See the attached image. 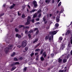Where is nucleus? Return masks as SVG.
<instances>
[{
	"instance_id": "obj_1",
	"label": "nucleus",
	"mask_w": 72,
	"mask_h": 72,
	"mask_svg": "<svg viewBox=\"0 0 72 72\" xmlns=\"http://www.w3.org/2000/svg\"><path fill=\"white\" fill-rule=\"evenodd\" d=\"M13 45L12 44L10 45V46H8V48H5L4 49V52H5V53L6 54H7L8 52H9V50H11V49H12V48H13Z\"/></svg>"
},
{
	"instance_id": "obj_2",
	"label": "nucleus",
	"mask_w": 72,
	"mask_h": 72,
	"mask_svg": "<svg viewBox=\"0 0 72 72\" xmlns=\"http://www.w3.org/2000/svg\"><path fill=\"white\" fill-rule=\"evenodd\" d=\"M31 18L30 16H28V18L27 19V22L25 24V26H27L30 24V22H31Z\"/></svg>"
},
{
	"instance_id": "obj_3",
	"label": "nucleus",
	"mask_w": 72,
	"mask_h": 72,
	"mask_svg": "<svg viewBox=\"0 0 72 72\" xmlns=\"http://www.w3.org/2000/svg\"><path fill=\"white\" fill-rule=\"evenodd\" d=\"M27 45V42L26 40H24L22 42L21 44V46L22 48H25Z\"/></svg>"
},
{
	"instance_id": "obj_4",
	"label": "nucleus",
	"mask_w": 72,
	"mask_h": 72,
	"mask_svg": "<svg viewBox=\"0 0 72 72\" xmlns=\"http://www.w3.org/2000/svg\"><path fill=\"white\" fill-rule=\"evenodd\" d=\"M60 16H57L56 17V21L57 22H59V21H60Z\"/></svg>"
},
{
	"instance_id": "obj_5",
	"label": "nucleus",
	"mask_w": 72,
	"mask_h": 72,
	"mask_svg": "<svg viewBox=\"0 0 72 72\" xmlns=\"http://www.w3.org/2000/svg\"><path fill=\"white\" fill-rule=\"evenodd\" d=\"M33 4L35 8L37 6V2L35 1H34L32 3Z\"/></svg>"
},
{
	"instance_id": "obj_6",
	"label": "nucleus",
	"mask_w": 72,
	"mask_h": 72,
	"mask_svg": "<svg viewBox=\"0 0 72 72\" xmlns=\"http://www.w3.org/2000/svg\"><path fill=\"white\" fill-rule=\"evenodd\" d=\"M50 35H51L52 38V39H53V36L54 35V31H53L52 32H50Z\"/></svg>"
},
{
	"instance_id": "obj_7",
	"label": "nucleus",
	"mask_w": 72,
	"mask_h": 72,
	"mask_svg": "<svg viewBox=\"0 0 72 72\" xmlns=\"http://www.w3.org/2000/svg\"><path fill=\"white\" fill-rule=\"evenodd\" d=\"M63 13V10H61L60 12H59V11H57L56 12V14H58V15L60 16V13Z\"/></svg>"
},
{
	"instance_id": "obj_8",
	"label": "nucleus",
	"mask_w": 72,
	"mask_h": 72,
	"mask_svg": "<svg viewBox=\"0 0 72 72\" xmlns=\"http://www.w3.org/2000/svg\"><path fill=\"white\" fill-rule=\"evenodd\" d=\"M15 6V4H13V5L11 6L10 7V9H13Z\"/></svg>"
},
{
	"instance_id": "obj_9",
	"label": "nucleus",
	"mask_w": 72,
	"mask_h": 72,
	"mask_svg": "<svg viewBox=\"0 0 72 72\" xmlns=\"http://www.w3.org/2000/svg\"><path fill=\"white\" fill-rule=\"evenodd\" d=\"M47 55L46 54V52H44L42 54V56H44V58H46Z\"/></svg>"
},
{
	"instance_id": "obj_10",
	"label": "nucleus",
	"mask_w": 72,
	"mask_h": 72,
	"mask_svg": "<svg viewBox=\"0 0 72 72\" xmlns=\"http://www.w3.org/2000/svg\"><path fill=\"white\" fill-rule=\"evenodd\" d=\"M63 39L62 38V37H60L58 39V42H61V41Z\"/></svg>"
},
{
	"instance_id": "obj_11",
	"label": "nucleus",
	"mask_w": 72,
	"mask_h": 72,
	"mask_svg": "<svg viewBox=\"0 0 72 72\" xmlns=\"http://www.w3.org/2000/svg\"><path fill=\"white\" fill-rule=\"evenodd\" d=\"M43 20L44 22V24H46L47 23V21H46V19H45V17H44L43 18Z\"/></svg>"
},
{
	"instance_id": "obj_12",
	"label": "nucleus",
	"mask_w": 72,
	"mask_h": 72,
	"mask_svg": "<svg viewBox=\"0 0 72 72\" xmlns=\"http://www.w3.org/2000/svg\"><path fill=\"white\" fill-rule=\"evenodd\" d=\"M22 27H24V28L25 27V26H24L23 25H20L19 26V28H22Z\"/></svg>"
},
{
	"instance_id": "obj_13",
	"label": "nucleus",
	"mask_w": 72,
	"mask_h": 72,
	"mask_svg": "<svg viewBox=\"0 0 72 72\" xmlns=\"http://www.w3.org/2000/svg\"><path fill=\"white\" fill-rule=\"evenodd\" d=\"M49 35H48L46 36L45 40L46 41L48 40V39H49Z\"/></svg>"
},
{
	"instance_id": "obj_14",
	"label": "nucleus",
	"mask_w": 72,
	"mask_h": 72,
	"mask_svg": "<svg viewBox=\"0 0 72 72\" xmlns=\"http://www.w3.org/2000/svg\"><path fill=\"white\" fill-rule=\"evenodd\" d=\"M58 62L59 63H61L62 62V59L60 58H59L58 59Z\"/></svg>"
},
{
	"instance_id": "obj_15",
	"label": "nucleus",
	"mask_w": 72,
	"mask_h": 72,
	"mask_svg": "<svg viewBox=\"0 0 72 72\" xmlns=\"http://www.w3.org/2000/svg\"><path fill=\"white\" fill-rule=\"evenodd\" d=\"M59 24L58 23H57L55 24V27L56 28H58V27H59Z\"/></svg>"
},
{
	"instance_id": "obj_16",
	"label": "nucleus",
	"mask_w": 72,
	"mask_h": 72,
	"mask_svg": "<svg viewBox=\"0 0 72 72\" xmlns=\"http://www.w3.org/2000/svg\"><path fill=\"white\" fill-rule=\"evenodd\" d=\"M70 33V30H68L67 32H66V35H68V34H69Z\"/></svg>"
},
{
	"instance_id": "obj_17",
	"label": "nucleus",
	"mask_w": 72,
	"mask_h": 72,
	"mask_svg": "<svg viewBox=\"0 0 72 72\" xmlns=\"http://www.w3.org/2000/svg\"><path fill=\"white\" fill-rule=\"evenodd\" d=\"M37 13H35L33 15V18H36V17H37Z\"/></svg>"
},
{
	"instance_id": "obj_18",
	"label": "nucleus",
	"mask_w": 72,
	"mask_h": 72,
	"mask_svg": "<svg viewBox=\"0 0 72 72\" xmlns=\"http://www.w3.org/2000/svg\"><path fill=\"white\" fill-rule=\"evenodd\" d=\"M50 1H51V0H46L45 1V2L46 3H48V4H49V3H50Z\"/></svg>"
},
{
	"instance_id": "obj_19",
	"label": "nucleus",
	"mask_w": 72,
	"mask_h": 72,
	"mask_svg": "<svg viewBox=\"0 0 72 72\" xmlns=\"http://www.w3.org/2000/svg\"><path fill=\"white\" fill-rule=\"evenodd\" d=\"M33 31L32 29L30 30V31L29 32V33H33Z\"/></svg>"
},
{
	"instance_id": "obj_20",
	"label": "nucleus",
	"mask_w": 72,
	"mask_h": 72,
	"mask_svg": "<svg viewBox=\"0 0 72 72\" xmlns=\"http://www.w3.org/2000/svg\"><path fill=\"white\" fill-rule=\"evenodd\" d=\"M40 60L41 61H43L44 60V58L42 56L40 57Z\"/></svg>"
},
{
	"instance_id": "obj_21",
	"label": "nucleus",
	"mask_w": 72,
	"mask_h": 72,
	"mask_svg": "<svg viewBox=\"0 0 72 72\" xmlns=\"http://www.w3.org/2000/svg\"><path fill=\"white\" fill-rule=\"evenodd\" d=\"M22 18H24L25 17H26V16H25V15L24 14H23L21 16Z\"/></svg>"
},
{
	"instance_id": "obj_22",
	"label": "nucleus",
	"mask_w": 72,
	"mask_h": 72,
	"mask_svg": "<svg viewBox=\"0 0 72 72\" xmlns=\"http://www.w3.org/2000/svg\"><path fill=\"white\" fill-rule=\"evenodd\" d=\"M61 45H62V46L61 48L62 49H63V48H65V47H64V45L63 44H61Z\"/></svg>"
},
{
	"instance_id": "obj_23",
	"label": "nucleus",
	"mask_w": 72,
	"mask_h": 72,
	"mask_svg": "<svg viewBox=\"0 0 72 72\" xmlns=\"http://www.w3.org/2000/svg\"><path fill=\"white\" fill-rule=\"evenodd\" d=\"M53 40V38H52V36L51 37L50 36L49 37V41H51V40Z\"/></svg>"
},
{
	"instance_id": "obj_24",
	"label": "nucleus",
	"mask_w": 72,
	"mask_h": 72,
	"mask_svg": "<svg viewBox=\"0 0 72 72\" xmlns=\"http://www.w3.org/2000/svg\"><path fill=\"white\" fill-rule=\"evenodd\" d=\"M40 49L39 48H37L35 50V51H40Z\"/></svg>"
},
{
	"instance_id": "obj_25",
	"label": "nucleus",
	"mask_w": 72,
	"mask_h": 72,
	"mask_svg": "<svg viewBox=\"0 0 72 72\" xmlns=\"http://www.w3.org/2000/svg\"><path fill=\"white\" fill-rule=\"evenodd\" d=\"M15 62H13V63L11 64V66L12 67H13V66H15Z\"/></svg>"
},
{
	"instance_id": "obj_26",
	"label": "nucleus",
	"mask_w": 72,
	"mask_h": 72,
	"mask_svg": "<svg viewBox=\"0 0 72 72\" xmlns=\"http://www.w3.org/2000/svg\"><path fill=\"white\" fill-rule=\"evenodd\" d=\"M34 54H35V53H32L30 54V55L31 57H33V55H34Z\"/></svg>"
},
{
	"instance_id": "obj_27",
	"label": "nucleus",
	"mask_w": 72,
	"mask_h": 72,
	"mask_svg": "<svg viewBox=\"0 0 72 72\" xmlns=\"http://www.w3.org/2000/svg\"><path fill=\"white\" fill-rule=\"evenodd\" d=\"M14 61H18V59L17 58L14 57Z\"/></svg>"
},
{
	"instance_id": "obj_28",
	"label": "nucleus",
	"mask_w": 72,
	"mask_h": 72,
	"mask_svg": "<svg viewBox=\"0 0 72 72\" xmlns=\"http://www.w3.org/2000/svg\"><path fill=\"white\" fill-rule=\"evenodd\" d=\"M23 59V57H21L19 58V59L20 60H22Z\"/></svg>"
},
{
	"instance_id": "obj_29",
	"label": "nucleus",
	"mask_w": 72,
	"mask_h": 72,
	"mask_svg": "<svg viewBox=\"0 0 72 72\" xmlns=\"http://www.w3.org/2000/svg\"><path fill=\"white\" fill-rule=\"evenodd\" d=\"M28 47H26L25 48V50L26 51H27V50H28Z\"/></svg>"
},
{
	"instance_id": "obj_30",
	"label": "nucleus",
	"mask_w": 72,
	"mask_h": 72,
	"mask_svg": "<svg viewBox=\"0 0 72 72\" xmlns=\"http://www.w3.org/2000/svg\"><path fill=\"white\" fill-rule=\"evenodd\" d=\"M43 51H44V50L43 49L40 52V54H42L43 53Z\"/></svg>"
},
{
	"instance_id": "obj_31",
	"label": "nucleus",
	"mask_w": 72,
	"mask_h": 72,
	"mask_svg": "<svg viewBox=\"0 0 72 72\" xmlns=\"http://www.w3.org/2000/svg\"><path fill=\"white\" fill-rule=\"evenodd\" d=\"M27 69V67H25L23 69L24 71H26Z\"/></svg>"
},
{
	"instance_id": "obj_32",
	"label": "nucleus",
	"mask_w": 72,
	"mask_h": 72,
	"mask_svg": "<svg viewBox=\"0 0 72 72\" xmlns=\"http://www.w3.org/2000/svg\"><path fill=\"white\" fill-rule=\"evenodd\" d=\"M15 31L16 32H19V30L17 28H15Z\"/></svg>"
},
{
	"instance_id": "obj_33",
	"label": "nucleus",
	"mask_w": 72,
	"mask_h": 72,
	"mask_svg": "<svg viewBox=\"0 0 72 72\" xmlns=\"http://www.w3.org/2000/svg\"><path fill=\"white\" fill-rule=\"evenodd\" d=\"M15 65H17V64H19L20 63L19 62H15Z\"/></svg>"
},
{
	"instance_id": "obj_34",
	"label": "nucleus",
	"mask_w": 72,
	"mask_h": 72,
	"mask_svg": "<svg viewBox=\"0 0 72 72\" xmlns=\"http://www.w3.org/2000/svg\"><path fill=\"white\" fill-rule=\"evenodd\" d=\"M41 13H40L38 15V17H39V18H40V17H41Z\"/></svg>"
},
{
	"instance_id": "obj_35",
	"label": "nucleus",
	"mask_w": 72,
	"mask_h": 72,
	"mask_svg": "<svg viewBox=\"0 0 72 72\" xmlns=\"http://www.w3.org/2000/svg\"><path fill=\"white\" fill-rule=\"evenodd\" d=\"M61 4H62V2H60L58 4V6H60L61 5Z\"/></svg>"
},
{
	"instance_id": "obj_36",
	"label": "nucleus",
	"mask_w": 72,
	"mask_h": 72,
	"mask_svg": "<svg viewBox=\"0 0 72 72\" xmlns=\"http://www.w3.org/2000/svg\"><path fill=\"white\" fill-rule=\"evenodd\" d=\"M15 68H16V67L15 66L14 67H13L12 69H11V70H14V69H15Z\"/></svg>"
},
{
	"instance_id": "obj_37",
	"label": "nucleus",
	"mask_w": 72,
	"mask_h": 72,
	"mask_svg": "<svg viewBox=\"0 0 72 72\" xmlns=\"http://www.w3.org/2000/svg\"><path fill=\"white\" fill-rule=\"evenodd\" d=\"M51 57L52 58H53L54 56V53H52L51 54Z\"/></svg>"
},
{
	"instance_id": "obj_38",
	"label": "nucleus",
	"mask_w": 72,
	"mask_h": 72,
	"mask_svg": "<svg viewBox=\"0 0 72 72\" xmlns=\"http://www.w3.org/2000/svg\"><path fill=\"white\" fill-rule=\"evenodd\" d=\"M41 12V10L39 9L37 13L39 14V13H40Z\"/></svg>"
},
{
	"instance_id": "obj_39",
	"label": "nucleus",
	"mask_w": 72,
	"mask_h": 72,
	"mask_svg": "<svg viewBox=\"0 0 72 72\" xmlns=\"http://www.w3.org/2000/svg\"><path fill=\"white\" fill-rule=\"evenodd\" d=\"M63 62L64 63H66V62H67V59H64L63 60Z\"/></svg>"
},
{
	"instance_id": "obj_40",
	"label": "nucleus",
	"mask_w": 72,
	"mask_h": 72,
	"mask_svg": "<svg viewBox=\"0 0 72 72\" xmlns=\"http://www.w3.org/2000/svg\"><path fill=\"white\" fill-rule=\"evenodd\" d=\"M28 36L29 38H31V35L30 34H29L28 35Z\"/></svg>"
},
{
	"instance_id": "obj_41",
	"label": "nucleus",
	"mask_w": 72,
	"mask_h": 72,
	"mask_svg": "<svg viewBox=\"0 0 72 72\" xmlns=\"http://www.w3.org/2000/svg\"><path fill=\"white\" fill-rule=\"evenodd\" d=\"M58 30H57L56 31H54V35H55L57 32H58Z\"/></svg>"
},
{
	"instance_id": "obj_42",
	"label": "nucleus",
	"mask_w": 72,
	"mask_h": 72,
	"mask_svg": "<svg viewBox=\"0 0 72 72\" xmlns=\"http://www.w3.org/2000/svg\"><path fill=\"white\" fill-rule=\"evenodd\" d=\"M25 33L26 35H27L28 33V30H26L25 31Z\"/></svg>"
},
{
	"instance_id": "obj_43",
	"label": "nucleus",
	"mask_w": 72,
	"mask_h": 72,
	"mask_svg": "<svg viewBox=\"0 0 72 72\" xmlns=\"http://www.w3.org/2000/svg\"><path fill=\"white\" fill-rule=\"evenodd\" d=\"M38 30V28H35L33 30V31H36V30Z\"/></svg>"
},
{
	"instance_id": "obj_44",
	"label": "nucleus",
	"mask_w": 72,
	"mask_h": 72,
	"mask_svg": "<svg viewBox=\"0 0 72 72\" xmlns=\"http://www.w3.org/2000/svg\"><path fill=\"white\" fill-rule=\"evenodd\" d=\"M40 24V22H37L36 23V24Z\"/></svg>"
},
{
	"instance_id": "obj_45",
	"label": "nucleus",
	"mask_w": 72,
	"mask_h": 72,
	"mask_svg": "<svg viewBox=\"0 0 72 72\" xmlns=\"http://www.w3.org/2000/svg\"><path fill=\"white\" fill-rule=\"evenodd\" d=\"M59 72H64V70H59Z\"/></svg>"
},
{
	"instance_id": "obj_46",
	"label": "nucleus",
	"mask_w": 72,
	"mask_h": 72,
	"mask_svg": "<svg viewBox=\"0 0 72 72\" xmlns=\"http://www.w3.org/2000/svg\"><path fill=\"white\" fill-rule=\"evenodd\" d=\"M36 11V9H33L32 10V12L33 13Z\"/></svg>"
},
{
	"instance_id": "obj_47",
	"label": "nucleus",
	"mask_w": 72,
	"mask_h": 72,
	"mask_svg": "<svg viewBox=\"0 0 72 72\" xmlns=\"http://www.w3.org/2000/svg\"><path fill=\"white\" fill-rule=\"evenodd\" d=\"M18 37L19 39H21V35H19Z\"/></svg>"
},
{
	"instance_id": "obj_48",
	"label": "nucleus",
	"mask_w": 72,
	"mask_h": 72,
	"mask_svg": "<svg viewBox=\"0 0 72 72\" xmlns=\"http://www.w3.org/2000/svg\"><path fill=\"white\" fill-rule=\"evenodd\" d=\"M39 30H37V31H36V35L38 34V33H39Z\"/></svg>"
},
{
	"instance_id": "obj_49",
	"label": "nucleus",
	"mask_w": 72,
	"mask_h": 72,
	"mask_svg": "<svg viewBox=\"0 0 72 72\" xmlns=\"http://www.w3.org/2000/svg\"><path fill=\"white\" fill-rule=\"evenodd\" d=\"M25 28H27V29L30 28V27L27 26H25Z\"/></svg>"
},
{
	"instance_id": "obj_50",
	"label": "nucleus",
	"mask_w": 72,
	"mask_h": 72,
	"mask_svg": "<svg viewBox=\"0 0 72 72\" xmlns=\"http://www.w3.org/2000/svg\"><path fill=\"white\" fill-rule=\"evenodd\" d=\"M35 20L34 19H33L31 20V22H32V23H34L35 22Z\"/></svg>"
},
{
	"instance_id": "obj_51",
	"label": "nucleus",
	"mask_w": 72,
	"mask_h": 72,
	"mask_svg": "<svg viewBox=\"0 0 72 72\" xmlns=\"http://www.w3.org/2000/svg\"><path fill=\"white\" fill-rule=\"evenodd\" d=\"M37 21H40V19H39V18H38L37 19H36Z\"/></svg>"
},
{
	"instance_id": "obj_52",
	"label": "nucleus",
	"mask_w": 72,
	"mask_h": 72,
	"mask_svg": "<svg viewBox=\"0 0 72 72\" xmlns=\"http://www.w3.org/2000/svg\"><path fill=\"white\" fill-rule=\"evenodd\" d=\"M39 54V53L38 52H36L35 53V55H37V54Z\"/></svg>"
},
{
	"instance_id": "obj_53",
	"label": "nucleus",
	"mask_w": 72,
	"mask_h": 72,
	"mask_svg": "<svg viewBox=\"0 0 72 72\" xmlns=\"http://www.w3.org/2000/svg\"><path fill=\"white\" fill-rule=\"evenodd\" d=\"M18 36H19V35L18 34H16V37H18Z\"/></svg>"
},
{
	"instance_id": "obj_54",
	"label": "nucleus",
	"mask_w": 72,
	"mask_h": 72,
	"mask_svg": "<svg viewBox=\"0 0 72 72\" xmlns=\"http://www.w3.org/2000/svg\"><path fill=\"white\" fill-rule=\"evenodd\" d=\"M28 7L29 9H30V8H31V7H30V6L29 5H28Z\"/></svg>"
},
{
	"instance_id": "obj_55",
	"label": "nucleus",
	"mask_w": 72,
	"mask_h": 72,
	"mask_svg": "<svg viewBox=\"0 0 72 72\" xmlns=\"http://www.w3.org/2000/svg\"><path fill=\"white\" fill-rule=\"evenodd\" d=\"M70 55H72V50L70 52Z\"/></svg>"
},
{
	"instance_id": "obj_56",
	"label": "nucleus",
	"mask_w": 72,
	"mask_h": 72,
	"mask_svg": "<svg viewBox=\"0 0 72 72\" xmlns=\"http://www.w3.org/2000/svg\"><path fill=\"white\" fill-rule=\"evenodd\" d=\"M35 41H36V42H37V41H38V39H35Z\"/></svg>"
},
{
	"instance_id": "obj_57",
	"label": "nucleus",
	"mask_w": 72,
	"mask_h": 72,
	"mask_svg": "<svg viewBox=\"0 0 72 72\" xmlns=\"http://www.w3.org/2000/svg\"><path fill=\"white\" fill-rule=\"evenodd\" d=\"M38 45H37L35 47V49H36L37 47H38Z\"/></svg>"
},
{
	"instance_id": "obj_58",
	"label": "nucleus",
	"mask_w": 72,
	"mask_h": 72,
	"mask_svg": "<svg viewBox=\"0 0 72 72\" xmlns=\"http://www.w3.org/2000/svg\"><path fill=\"white\" fill-rule=\"evenodd\" d=\"M51 16H52V14H50V17H51Z\"/></svg>"
},
{
	"instance_id": "obj_59",
	"label": "nucleus",
	"mask_w": 72,
	"mask_h": 72,
	"mask_svg": "<svg viewBox=\"0 0 72 72\" xmlns=\"http://www.w3.org/2000/svg\"><path fill=\"white\" fill-rule=\"evenodd\" d=\"M40 44H41V43H39L37 45L38 46H40Z\"/></svg>"
},
{
	"instance_id": "obj_60",
	"label": "nucleus",
	"mask_w": 72,
	"mask_h": 72,
	"mask_svg": "<svg viewBox=\"0 0 72 72\" xmlns=\"http://www.w3.org/2000/svg\"><path fill=\"white\" fill-rule=\"evenodd\" d=\"M18 15H21V14H19V12H18Z\"/></svg>"
},
{
	"instance_id": "obj_61",
	"label": "nucleus",
	"mask_w": 72,
	"mask_h": 72,
	"mask_svg": "<svg viewBox=\"0 0 72 72\" xmlns=\"http://www.w3.org/2000/svg\"><path fill=\"white\" fill-rule=\"evenodd\" d=\"M68 46H70V42L69 43Z\"/></svg>"
},
{
	"instance_id": "obj_62",
	"label": "nucleus",
	"mask_w": 72,
	"mask_h": 72,
	"mask_svg": "<svg viewBox=\"0 0 72 72\" xmlns=\"http://www.w3.org/2000/svg\"><path fill=\"white\" fill-rule=\"evenodd\" d=\"M39 60V58L38 57H37L36 58V60Z\"/></svg>"
},
{
	"instance_id": "obj_63",
	"label": "nucleus",
	"mask_w": 72,
	"mask_h": 72,
	"mask_svg": "<svg viewBox=\"0 0 72 72\" xmlns=\"http://www.w3.org/2000/svg\"><path fill=\"white\" fill-rule=\"evenodd\" d=\"M71 44H72V39H71Z\"/></svg>"
},
{
	"instance_id": "obj_64",
	"label": "nucleus",
	"mask_w": 72,
	"mask_h": 72,
	"mask_svg": "<svg viewBox=\"0 0 72 72\" xmlns=\"http://www.w3.org/2000/svg\"><path fill=\"white\" fill-rule=\"evenodd\" d=\"M17 47H18V48H20L21 47V46L19 45V46H17Z\"/></svg>"
}]
</instances>
